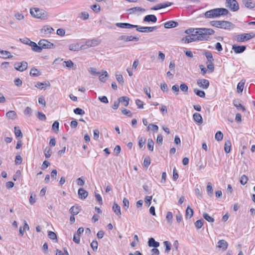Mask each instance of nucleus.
I'll list each match as a JSON object with an SVG mask.
<instances>
[{"label":"nucleus","mask_w":255,"mask_h":255,"mask_svg":"<svg viewBox=\"0 0 255 255\" xmlns=\"http://www.w3.org/2000/svg\"><path fill=\"white\" fill-rule=\"evenodd\" d=\"M214 33L215 31L211 28H200L196 30L194 34L183 37L182 41L187 43L193 41H206L208 40L210 35Z\"/></svg>","instance_id":"1"},{"label":"nucleus","mask_w":255,"mask_h":255,"mask_svg":"<svg viewBox=\"0 0 255 255\" xmlns=\"http://www.w3.org/2000/svg\"><path fill=\"white\" fill-rule=\"evenodd\" d=\"M229 11L225 8H216L207 11L205 13V16L207 18H215L227 15Z\"/></svg>","instance_id":"2"},{"label":"nucleus","mask_w":255,"mask_h":255,"mask_svg":"<svg viewBox=\"0 0 255 255\" xmlns=\"http://www.w3.org/2000/svg\"><path fill=\"white\" fill-rule=\"evenodd\" d=\"M30 13L34 17L41 19H46L48 17V13L45 10L37 7L31 8Z\"/></svg>","instance_id":"3"},{"label":"nucleus","mask_w":255,"mask_h":255,"mask_svg":"<svg viewBox=\"0 0 255 255\" xmlns=\"http://www.w3.org/2000/svg\"><path fill=\"white\" fill-rule=\"evenodd\" d=\"M210 24L212 26L224 29H230L234 27L232 23L224 20H213L210 22Z\"/></svg>","instance_id":"4"},{"label":"nucleus","mask_w":255,"mask_h":255,"mask_svg":"<svg viewBox=\"0 0 255 255\" xmlns=\"http://www.w3.org/2000/svg\"><path fill=\"white\" fill-rule=\"evenodd\" d=\"M255 37V33L252 32L249 33H243L236 36L235 39L239 42L248 41Z\"/></svg>","instance_id":"5"},{"label":"nucleus","mask_w":255,"mask_h":255,"mask_svg":"<svg viewBox=\"0 0 255 255\" xmlns=\"http://www.w3.org/2000/svg\"><path fill=\"white\" fill-rule=\"evenodd\" d=\"M225 6L232 11H237L239 9V5L236 0H226Z\"/></svg>","instance_id":"6"},{"label":"nucleus","mask_w":255,"mask_h":255,"mask_svg":"<svg viewBox=\"0 0 255 255\" xmlns=\"http://www.w3.org/2000/svg\"><path fill=\"white\" fill-rule=\"evenodd\" d=\"M38 45H40L41 50L43 48L51 49L54 47V44L46 39H41L38 42Z\"/></svg>","instance_id":"7"},{"label":"nucleus","mask_w":255,"mask_h":255,"mask_svg":"<svg viewBox=\"0 0 255 255\" xmlns=\"http://www.w3.org/2000/svg\"><path fill=\"white\" fill-rule=\"evenodd\" d=\"M14 66L16 70L22 72L27 69L28 64L26 62L22 61L21 62H16Z\"/></svg>","instance_id":"8"},{"label":"nucleus","mask_w":255,"mask_h":255,"mask_svg":"<svg viewBox=\"0 0 255 255\" xmlns=\"http://www.w3.org/2000/svg\"><path fill=\"white\" fill-rule=\"evenodd\" d=\"M101 42V40L98 38L88 39L85 41V45L88 47H94L100 44Z\"/></svg>","instance_id":"9"},{"label":"nucleus","mask_w":255,"mask_h":255,"mask_svg":"<svg viewBox=\"0 0 255 255\" xmlns=\"http://www.w3.org/2000/svg\"><path fill=\"white\" fill-rule=\"evenodd\" d=\"M136 28V30L140 32H151L154 30L157 29V26L152 27H138Z\"/></svg>","instance_id":"10"},{"label":"nucleus","mask_w":255,"mask_h":255,"mask_svg":"<svg viewBox=\"0 0 255 255\" xmlns=\"http://www.w3.org/2000/svg\"><path fill=\"white\" fill-rule=\"evenodd\" d=\"M85 48L84 45L80 46L79 43H73L69 45V49L73 51H78Z\"/></svg>","instance_id":"11"},{"label":"nucleus","mask_w":255,"mask_h":255,"mask_svg":"<svg viewBox=\"0 0 255 255\" xmlns=\"http://www.w3.org/2000/svg\"><path fill=\"white\" fill-rule=\"evenodd\" d=\"M116 26L117 27H120V28H122L130 29V28L137 27V25H133V24H130V23H120V22H119V23H117L116 24Z\"/></svg>","instance_id":"12"},{"label":"nucleus","mask_w":255,"mask_h":255,"mask_svg":"<svg viewBox=\"0 0 255 255\" xmlns=\"http://www.w3.org/2000/svg\"><path fill=\"white\" fill-rule=\"evenodd\" d=\"M197 85L202 88L203 89H206L209 86V82L206 79H199L197 81Z\"/></svg>","instance_id":"13"},{"label":"nucleus","mask_w":255,"mask_h":255,"mask_svg":"<svg viewBox=\"0 0 255 255\" xmlns=\"http://www.w3.org/2000/svg\"><path fill=\"white\" fill-rule=\"evenodd\" d=\"M246 49V47L244 45L239 46L233 45L232 46V50H233L234 52L236 54L242 53L244 52Z\"/></svg>","instance_id":"14"},{"label":"nucleus","mask_w":255,"mask_h":255,"mask_svg":"<svg viewBox=\"0 0 255 255\" xmlns=\"http://www.w3.org/2000/svg\"><path fill=\"white\" fill-rule=\"evenodd\" d=\"M119 39L121 40L125 41H137L139 40L138 37H136L134 36H126V35H122L119 37Z\"/></svg>","instance_id":"15"},{"label":"nucleus","mask_w":255,"mask_h":255,"mask_svg":"<svg viewBox=\"0 0 255 255\" xmlns=\"http://www.w3.org/2000/svg\"><path fill=\"white\" fill-rule=\"evenodd\" d=\"M172 4V2L167 1L162 3H159L154 7H152L151 9L153 10H158L159 9L164 8L166 7L169 6Z\"/></svg>","instance_id":"16"},{"label":"nucleus","mask_w":255,"mask_h":255,"mask_svg":"<svg viewBox=\"0 0 255 255\" xmlns=\"http://www.w3.org/2000/svg\"><path fill=\"white\" fill-rule=\"evenodd\" d=\"M156 21H157V18H156V16L153 14L147 15L144 17V18L143 19V22H151L155 23L156 22Z\"/></svg>","instance_id":"17"},{"label":"nucleus","mask_w":255,"mask_h":255,"mask_svg":"<svg viewBox=\"0 0 255 255\" xmlns=\"http://www.w3.org/2000/svg\"><path fill=\"white\" fill-rule=\"evenodd\" d=\"M78 194L80 199H85L88 196V193L83 188H80L78 190Z\"/></svg>","instance_id":"18"},{"label":"nucleus","mask_w":255,"mask_h":255,"mask_svg":"<svg viewBox=\"0 0 255 255\" xmlns=\"http://www.w3.org/2000/svg\"><path fill=\"white\" fill-rule=\"evenodd\" d=\"M228 244L224 240H221L218 242L217 247L225 251L228 248Z\"/></svg>","instance_id":"19"},{"label":"nucleus","mask_w":255,"mask_h":255,"mask_svg":"<svg viewBox=\"0 0 255 255\" xmlns=\"http://www.w3.org/2000/svg\"><path fill=\"white\" fill-rule=\"evenodd\" d=\"M178 25V23L175 21H168L164 23V27L165 28H171L176 27Z\"/></svg>","instance_id":"20"},{"label":"nucleus","mask_w":255,"mask_h":255,"mask_svg":"<svg viewBox=\"0 0 255 255\" xmlns=\"http://www.w3.org/2000/svg\"><path fill=\"white\" fill-rule=\"evenodd\" d=\"M35 86L37 88L42 90L44 89V88L49 87L50 86V84L48 81L44 83L38 82L36 83Z\"/></svg>","instance_id":"21"},{"label":"nucleus","mask_w":255,"mask_h":255,"mask_svg":"<svg viewBox=\"0 0 255 255\" xmlns=\"http://www.w3.org/2000/svg\"><path fill=\"white\" fill-rule=\"evenodd\" d=\"M145 10V9L139 6L132 7L128 9V11L129 12V14H135L137 12H144Z\"/></svg>","instance_id":"22"},{"label":"nucleus","mask_w":255,"mask_h":255,"mask_svg":"<svg viewBox=\"0 0 255 255\" xmlns=\"http://www.w3.org/2000/svg\"><path fill=\"white\" fill-rule=\"evenodd\" d=\"M29 46H31L32 50L33 51L36 52H41V46L39 45H37L35 42L33 41H30Z\"/></svg>","instance_id":"23"},{"label":"nucleus","mask_w":255,"mask_h":255,"mask_svg":"<svg viewBox=\"0 0 255 255\" xmlns=\"http://www.w3.org/2000/svg\"><path fill=\"white\" fill-rule=\"evenodd\" d=\"M243 3L246 7L249 8H253L255 7V2L252 0H243Z\"/></svg>","instance_id":"24"},{"label":"nucleus","mask_w":255,"mask_h":255,"mask_svg":"<svg viewBox=\"0 0 255 255\" xmlns=\"http://www.w3.org/2000/svg\"><path fill=\"white\" fill-rule=\"evenodd\" d=\"M13 57L11 55L9 52L5 50H0V57L6 59V58H10Z\"/></svg>","instance_id":"25"},{"label":"nucleus","mask_w":255,"mask_h":255,"mask_svg":"<svg viewBox=\"0 0 255 255\" xmlns=\"http://www.w3.org/2000/svg\"><path fill=\"white\" fill-rule=\"evenodd\" d=\"M245 83L246 80L243 79L238 84L237 91L238 93H242L243 92Z\"/></svg>","instance_id":"26"},{"label":"nucleus","mask_w":255,"mask_h":255,"mask_svg":"<svg viewBox=\"0 0 255 255\" xmlns=\"http://www.w3.org/2000/svg\"><path fill=\"white\" fill-rule=\"evenodd\" d=\"M193 118L195 122L200 124L203 123L202 117L199 113H194L193 115Z\"/></svg>","instance_id":"27"},{"label":"nucleus","mask_w":255,"mask_h":255,"mask_svg":"<svg viewBox=\"0 0 255 255\" xmlns=\"http://www.w3.org/2000/svg\"><path fill=\"white\" fill-rule=\"evenodd\" d=\"M112 209H113V211L115 212V213L117 215L121 217V207L118 204H117L115 202L113 204Z\"/></svg>","instance_id":"28"},{"label":"nucleus","mask_w":255,"mask_h":255,"mask_svg":"<svg viewBox=\"0 0 255 255\" xmlns=\"http://www.w3.org/2000/svg\"><path fill=\"white\" fill-rule=\"evenodd\" d=\"M129 99L127 96H123L119 99V101L125 107H127L129 104Z\"/></svg>","instance_id":"29"},{"label":"nucleus","mask_w":255,"mask_h":255,"mask_svg":"<svg viewBox=\"0 0 255 255\" xmlns=\"http://www.w3.org/2000/svg\"><path fill=\"white\" fill-rule=\"evenodd\" d=\"M148 245L150 247L157 248L159 246V243L155 241L153 238H150L148 240Z\"/></svg>","instance_id":"30"},{"label":"nucleus","mask_w":255,"mask_h":255,"mask_svg":"<svg viewBox=\"0 0 255 255\" xmlns=\"http://www.w3.org/2000/svg\"><path fill=\"white\" fill-rule=\"evenodd\" d=\"M53 31V28L48 25L43 26L41 29V32L46 34H50Z\"/></svg>","instance_id":"31"},{"label":"nucleus","mask_w":255,"mask_h":255,"mask_svg":"<svg viewBox=\"0 0 255 255\" xmlns=\"http://www.w3.org/2000/svg\"><path fill=\"white\" fill-rule=\"evenodd\" d=\"M6 117L11 120H14L16 117V113L14 111H9L6 113Z\"/></svg>","instance_id":"32"},{"label":"nucleus","mask_w":255,"mask_h":255,"mask_svg":"<svg viewBox=\"0 0 255 255\" xmlns=\"http://www.w3.org/2000/svg\"><path fill=\"white\" fill-rule=\"evenodd\" d=\"M193 215V210L189 206H188L185 212L186 218L190 219Z\"/></svg>","instance_id":"33"},{"label":"nucleus","mask_w":255,"mask_h":255,"mask_svg":"<svg viewBox=\"0 0 255 255\" xmlns=\"http://www.w3.org/2000/svg\"><path fill=\"white\" fill-rule=\"evenodd\" d=\"M116 78L120 84L123 85L124 83L123 77L119 72H117L115 74Z\"/></svg>","instance_id":"34"},{"label":"nucleus","mask_w":255,"mask_h":255,"mask_svg":"<svg viewBox=\"0 0 255 255\" xmlns=\"http://www.w3.org/2000/svg\"><path fill=\"white\" fill-rule=\"evenodd\" d=\"M231 147V142L230 140H227L225 143L224 150L225 151L228 153L230 152Z\"/></svg>","instance_id":"35"},{"label":"nucleus","mask_w":255,"mask_h":255,"mask_svg":"<svg viewBox=\"0 0 255 255\" xmlns=\"http://www.w3.org/2000/svg\"><path fill=\"white\" fill-rule=\"evenodd\" d=\"M30 75L32 76H38L41 75V73L37 69L33 68L30 71Z\"/></svg>","instance_id":"36"},{"label":"nucleus","mask_w":255,"mask_h":255,"mask_svg":"<svg viewBox=\"0 0 255 255\" xmlns=\"http://www.w3.org/2000/svg\"><path fill=\"white\" fill-rule=\"evenodd\" d=\"M79 211L80 209L78 206H73L70 209V213L73 215H77L79 213Z\"/></svg>","instance_id":"37"},{"label":"nucleus","mask_w":255,"mask_h":255,"mask_svg":"<svg viewBox=\"0 0 255 255\" xmlns=\"http://www.w3.org/2000/svg\"><path fill=\"white\" fill-rule=\"evenodd\" d=\"M44 153L46 158H49L52 154L51 149L49 147H46L44 150Z\"/></svg>","instance_id":"38"},{"label":"nucleus","mask_w":255,"mask_h":255,"mask_svg":"<svg viewBox=\"0 0 255 255\" xmlns=\"http://www.w3.org/2000/svg\"><path fill=\"white\" fill-rule=\"evenodd\" d=\"M203 217L208 222L210 223H213L214 222L215 220L214 219L211 217L208 213H203Z\"/></svg>","instance_id":"39"},{"label":"nucleus","mask_w":255,"mask_h":255,"mask_svg":"<svg viewBox=\"0 0 255 255\" xmlns=\"http://www.w3.org/2000/svg\"><path fill=\"white\" fill-rule=\"evenodd\" d=\"M194 92L197 96L200 97L204 98L205 97V93L203 91H201L197 89H194Z\"/></svg>","instance_id":"40"},{"label":"nucleus","mask_w":255,"mask_h":255,"mask_svg":"<svg viewBox=\"0 0 255 255\" xmlns=\"http://www.w3.org/2000/svg\"><path fill=\"white\" fill-rule=\"evenodd\" d=\"M205 55L208 60L207 62H213L214 59L213 58L212 54L210 51H206L205 52Z\"/></svg>","instance_id":"41"},{"label":"nucleus","mask_w":255,"mask_h":255,"mask_svg":"<svg viewBox=\"0 0 255 255\" xmlns=\"http://www.w3.org/2000/svg\"><path fill=\"white\" fill-rule=\"evenodd\" d=\"M154 143L151 138L148 139L147 147L150 151H153Z\"/></svg>","instance_id":"42"},{"label":"nucleus","mask_w":255,"mask_h":255,"mask_svg":"<svg viewBox=\"0 0 255 255\" xmlns=\"http://www.w3.org/2000/svg\"><path fill=\"white\" fill-rule=\"evenodd\" d=\"M163 244L165 247V253H169L171 250V243L168 241H164L163 242Z\"/></svg>","instance_id":"43"},{"label":"nucleus","mask_w":255,"mask_h":255,"mask_svg":"<svg viewBox=\"0 0 255 255\" xmlns=\"http://www.w3.org/2000/svg\"><path fill=\"white\" fill-rule=\"evenodd\" d=\"M223 137V134L221 131H218L216 133L215 138L217 141H221Z\"/></svg>","instance_id":"44"},{"label":"nucleus","mask_w":255,"mask_h":255,"mask_svg":"<svg viewBox=\"0 0 255 255\" xmlns=\"http://www.w3.org/2000/svg\"><path fill=\"white\" fill-rule=\"evenodd\" d=\"M234 105L238 109V110H242L243 112L246 111L245 107L241 104L238 103L236 101H234Z\"/></svg>","instance_id":"45"},{"label":"nucleus","mask_w":255,"mask_h":255,"mask_svg":"<svg viewBox=\"0 0 255 255\" xmlns=\"http://www.w3.org/2000/svg\"><path fill=\"white\" fill-rule=\"evenodd\" d=\"M166 219L167 222L170 224L172 223L173 215L172 212H168L166 216Z\"/></svg>","instance_id":"46"},{"label":"nucleus","mask_w":255,"mask_h":255,"mask_svg":"<svg viewBox=\"0 0 255 255\" xmlns=\"http://www.w3.org/2000/svg\"><path fill=\"white\" fill-rule=\"evenodd\" d=\"M204 221L202 219L198 220L195 223V226L197 229L201 228L203 225Z\"/></svg>","instance_id":"47"},{"label":"nucleus","mask_w":255,"mask_h":255,"mask_svg":"<svg viewBox=\"0 0 255 255\" xmlns=\"http://www.w3.org/2000/svg\"><path fill=\"white\" fill-rule=\"evenodd\" d=\"M109 76L108 73L106 71H105L102 74L99 76V80L102 82H105L104 78Z\"/></svg>","instance_id":"48"},{"label":"nucleus","mask_w":255,"mask_h":255,"mask_svg":"<svg viewBox=\"0 0 255 255\" xmlns=\"http://www.w3.org/2000/svg\"><path fill=\"white\" fill-rule=\"evenodd\" d=\"M248 181V177L245 175H243L240 178V182L241 184L245 185L247 183Z\"/></svg>","instance_id":"49"},{"label":"nucleus","mask_w":255,"mask_h":255,"mask_svg":"<svg viewBox=\"0 0 255 255\" xmlns=\"http://www.w3.org/2000/svg\"><path fill=\"white\" fill-rule=\"evenodd\" d=\"M150 164V158L149 156H146L143 161V165L145 167H147Z\"/></svg>","instance_id":"50"},{"label":"nucleus","mask_w":255,"mask_h":255,"mask_svg":"<svg viewBox=\"0 0 255 255\" xmlns=\"http://www.w3.org/2000/svg\"><path fill=\"white\" fill-rule=\"evenodd\" d=\"M180 89L181 91L184 93H187L188 90V87L187 85L185 83H182L180 85Z\"/></svg>","instance_id":"51"},{"label":"nucleus","mask_w":255,"mask_h":255,"mask_svg":"<svg viewBox=\"0 0 255 255\" xmlns=\"http://www.w3.org/2000/svg\"><path fill=\"white\" fill-rule=\"evenodd\" d=\"M147 130H149L150 129L155 130L157 131L158 130V127L154 124H149V126L147 128Z\"/></svg>","instance_id":"52"},{"label":"nucleus","mask_w":255,"mask_h":255,"mask_svg":"<svg viewBox=\"0 0 255 255\" xmlns=\"http://www.w3.org/2000/svg\"><path fill=\"white\" fill-rule=\"evenodd\" d=\"M207 191L208 194L209 195H212L213 194V188L212 186V184L210 182H209L207 186Z\"/></svg>","instance_id":"53"},{"label":"nucleus","mask_w":255,"mask_h":255,"mask_svg":"<svg viewBox=\"0 0 255 255\" xmlns=\"http://www.w3.org/2000/svg\"><path fill=\"white\" fill-rule=\"evenodd\" d=\"M89 71L93 75H98L101 73L100 72H97L96 71V68L94 67H90L89 69Z\"/></svg>","instance_id":"54"},{"label":"nucleus","mask_w":255,"mask_h":255,"mask_svg":"<svg viewBox=\"0 0 255 255\" xmlns=\"http://www.w3.org/2000/svg\"><path fill=\"white\" fill-rule=\"evenodd\" d=\"M37 117L41 121H45L46 119L45 115L42 112H38Z\"/></svg>","instance_id":"55"},{"label":"nucleus","mask_w":255,"mask_h":255,"mask_svg":"<svg viewBox=\"0 0 255 255\" xmlns=\"http://www.w3.org/2000/svg\"><path fill=\"white\" fill-rule=\"evenodd\" d=\"M74 112L75 114L83 115L85 114V112L79 108H77L74 110Z\"/></svg>","instance_id":"56"},{"label":"nucleus","mask_w":255,"mask_h":255,"mask_svg":"<svg viewBox=\"0 0 255 255\" xmlns=\"http://www.w3.org/2000/svg\"><path fill=\"white\" fill-rule=\"evenodd\" d=\"M64 63H65V67L68 68H71L74 66V63L71 60L65 61Z\"/></svg>","instance_id":"57"},{"label":"nucleus","mask_w":255,"mask_h":255,"mask_svg":"<svg viewBox=\"0 0 255 255\" xmlns=\"http://www.w3.org/2000/svg\"><path fill=\"white\" fill-rule=\"evenodd\" d=\"M91 8L95 12H99L101 10L100 5L97 4L91 5Z\"/></svg>","instance_id":"58"},{"label":"nucleus","mask_w":255,"mask_h":255,"mask_svg":"<svg viewBox=\"0 0 255 255\" xmlns=\"http://www.w3.org/2000/svg\"><path fill=\"white\" fill-rule=\"evenodd\" d=\"M123 203L124 204V207L126 210H127L129 207V201L128 199L126 198H124L123 200Z\"/></svg>","instance_id":"59"},{"label":"nucleus","mask_w":255,"mask_h":255,"mask_svg":"<svg viewBox=\"0 0 255 255\" xmlns=\"http://www.w3.org/2000/svg\"><path fill=\"white\" fill-rule=\"evenodd\" d=\"M48 237L52 240H55V239H57L56 234L53 232H52V231L48 232Z\"/></svg>","instance_id":"60"},{"label":"nucleus","mask_w":255,"mask_h":255,"mask_svg":"<svg viewBox=\"0 0 255 255\" xmlns=\"http://www.w3.org/2000/svg\"><path fill=\"white\" fill-rule=\"evenodd\" d=\"M32 112V110L31 108L27 107L24 111V114L25 115L30 116Z\"/></svg>","instance_id":"61"},{"label":"nucleus","mask_w":255,"mask_h":255,"mask_svg":"<svg viewBox=\"0 0 255 255\" xmlns=\"http://www.w3.org/2000/svg\"><path fill=\"white\" fill-rule=\"evenodd\" d=\"M77 183L78 185L82 186L85 184V180L83 177H79L77 180Z\"/></svg>","instance_id":"62"},{"label":"nucleus","mask_w":255,"mask_h":255,"mask_svg":"<svg viewBox=\"0 0 255 255\" xmlns=\"http://www.w3.org/2000/svg\"><path fill=\"white\" fill-rule=\"evenodd\" d=\"M98 243L97 241H93L91 244V247L94 251H96L98 249Z\"/></svg>","instance_id":"63"},{"label":"nucleus","mask_w":255,"mask_h":255,"mask_svg":"<svg viewBox=\"0 0 255 255\" xmlns=\"http://www.w3.org/2000/svg\"><path fill=\"white\" fill-rule=\"evenodd\" d=\"M59 123L58 121H55L52 126V128L54 130H58Z\"/></svg>","instance_id":"64"}]
</instances>
